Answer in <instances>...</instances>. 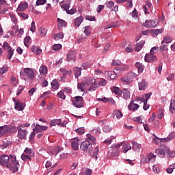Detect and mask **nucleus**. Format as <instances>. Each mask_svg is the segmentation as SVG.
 <instances>
[{
  "mask_svg": "<svg viewBox=\"0 0 175 175\" xmlns=\"http://www.w3.org/2000/svg\"><path fill=\"white\" fill-rule=\"evenodd\" d=\"M0 165L8 167L12 173L18 172V167H20V163L14 154H10V157L7 154L0 156Z\"/></svg>",
  "mask_w": 175,
  "mask_h": 175,
  "instance_id": "f257e3e1",
  "label": "nucleus"
},
{
  "mask_svg": "<svg viewBox=\"0 0 175 175\" xmlns=\"http://www.w3.org/2000/svg\"><path fill=\"white\" fill-rule=\"evenodd\" d=\"M80 150L83 152H88V154H92L94 159H98V154H99V148H92V144L88 140L83 141L80 146Z\"/></svg>",
  "mask_w": 175,
  "mask_h": 175,
  "instance_id": "f03ea898",
  "label": "nucleus"
},
{
  "mask_svg": "<svg viewBox=\"0 0 175 175\" xmlns=\"http://www.w3.org/2000/svg\"><path fill=\"white\" fill-rule=\"evenodd\" d=\"M126 69H128V66H122L121 67L115 68L113 71L106 72L105 75L111 80H114L117 76H120V75H121V72H123V70H126Z\"/></svg>",
  "mask_w": 175,
  "mask_h": 175,
  "instance_id": "7ed1b4c3",
  "label": "nucleus"
},
{
  "mask_svg": "<svg viewBox=\"0 0 175 175\" xmlns=\"http://www.w3.org/2000/svg\"><path fill=\"white\" fill-rule=\"evenodd\" d=\"M121 146H122V152H123V154H126L129 151V150H132V146H131L130 144H124V142H121L120 144L116 145L113 148V151H115L112 152V154H113V155H118V154H120L118 148H120Z\"/></svg>",
  "mask_w": 175,
  "mask_h": 175,
  "instance_id": "20e7f679",
  "label": "nucleus"
},
{
  "mask_svg": "<svg viewBox=\"0 0 175 175\" xmlns=\"http://www.w3.org/2000/svg\"><path fill=\"white\" fill-rule=\"evenodd\" d=\"M155 154H157L160 158H165V154L168 155L170 154V149L165 145H161L158 149L155 150Z\"/></svg>",
  "mask_w": 175,
  "mask_h": 175,
  "instance_id": "39448f33",
  "label": "nucleus"
},
{
  "mask_svg": "<svg viewBox=\"0 0 175 175\" xmlns=\"http://www.w3.org/2000/svg\"><path fill=\"white\" fill-rule=\"evenodd\" d=\"M3 49L5 51H7L8 59H12V57H13V54H14V49H13L10 44L6 42H3Z\"/></svg>",
  "mask_w": 175,
  "mask_h": 175,
  "instance_id": "423d86ee",
  "label": "nucleus"
},
{
  "mask_svg": "<svg viewBox=\"0 0 175 175\" xmlns=\"http://www.w3.org/2000/svg\"><path fill=\"white\" fill-rule=\"evenodd\" d=\"M20 75L22 77H24V76H27V77H29V79H33L35 77V72H33V70L31 68H25L23 69V72L21 71Z\"/></svg>",
  "mask_w": 175,
  "mask_h": 175,
  "instance_id": "0eeeda50",
  "label": "nucleus"
},
{
  "mask_svg": "<svg viewBox=\"0 0 175 175\" xmlns=\"http://www.w3.org/2000/svg\"><path fill=\"white\" fill-rule=\"evenodd\" d=\"M141 24L145 28H155L158 25V20H146L145 22L141 23Z\"/></svg>",
  "mask_w": 175,
  "mask_h": 175,
  "instance_id": "6e6552de",
  "label": "nucleus"
},
{
  "mask_svg": "<svg viewBox=\"0 0 175 175\" xmlns=\"http://www.w3.org/2000/svg\"><path fill=\"white\" fill-rule=\"evenodd\" d=\"M142 103V100H140V98L135 99L134 100H132L130 104L128 105V109L129 110H133V111H136L139 107H140V105Z\"/></svg>",
  "mask_w": 175,
  "mask_h": 175,
  "instance_id": "1a4fd4ad",
  "label": "nucleus"
},
{
  "mask_svg": "<svg viewBox=\"0 0 175 175\" xmlns=\"http://www.w3.org/2000/svg\"><path fill=\"white\" fill-rule=\"evenodd\" d=\"M72 105L75 106V107L80 108L83 107L84 105V101L83 100V96H77L72 98Z\"/></svg>",
  "mask_w": 175,
  "mask_h": 175,
  "instance_id": "9d476101",
  "label": "nucleus"
},
{
  "mask_svg": "<svg viewBox=\"0 0 175 175\" xmlns=\"http://www.w3.org/2000/svg\"><path fill=\"white\" fill-rule=\"evenodd\" d=\"M18 129V137L21 140H25L27 138V135H28V131L21 129V126L17 127Z\"/></svg>",
  "mask_w": 175,
  "mask_h": 175,
  "instance_id": "9b49d317",
  "label": "nucleus"
},
{
  "mask_svg": "<svg viewBox=\"0 0 175 175\" xmlns=\"http://www.w3.org/2000/svg\"><path fill=\"white\" fill-rule=\"evenodd\" d=\"M66 61L68 62H76V52L75 51H70L67 53Z\"/></svg>",
  "mask_w": 175,
  "mask_h": 175,
  "instance_id": "f8f14e48",
  "label": "nucleus"
},
{
  "mask_svg": "<svg viewBox=\"0 0 175 175\" xmlns=\"http://www.w3.org/2000/svg\"><path fill=\"white\" fill-rule=\"evenodd\" d=\"M144 59L146 62H157L158 61V57L152 53H148L145 55Z\"/></svg>",
  "mask_w": 175,
  "mask_h": 175,
  "instance_id": "ddd939ff",
  "label": "nucleus"
},
{
  "mask_svg": "<svg viewBox=\"0 0 175 175\" xmlns=\"http://www.w3.org/2000/svg\"><path fill=\"white\" fill-rule=\"evenodd\" d=\"M13 102L15 103V109L18 110V111H23L24 110V104L16 100V98H12Z\"/></svg>",
  "mask_w": 175,
  "mask_h": 175,
  "instance_id": "4468645a",
  "label": "nucleus"
},
{
  "mask_svg": "<svg viewBox=\"0 0 175 175\" xmlns=\"http://www.w3.org/2000/svg\"><path fill=\"white\" fill-rule=\"evenodd\" d=\"M156 155H154V154L152 153H149L147 155V158H144L142 159V162H144V163H150V162H155V158H156Z\"/></svg>",
  "mask_w": 175,
  "mask_h": 175,
  "instance_id": "2eb2a0df",
  "label": "nucleus"
},
{
  "mask_svg": "<svg viewBox=\"0 0 175 175\" xmlns=\"http://www.w3.org/2000/svg\"><path fill=\"white\" fill-rule=\"evenodd\" d=\"M61 151H64V148L62 146H55L51 151H49V154L57 156L58 155L59 152H61Z\"/></svg>",
  "mask_w": 175,
  "mask_h": 175,
  "instance_id": "dca6fc26",
  "label": "nucleus"
},
{
  "mask_svg": "<svg viewBox=\"0 0 175 175\" xmlns=\"http://www.w3.org/2000/svg\"><path fill=\"white\" fill-rule=\"evenodd\" d=\"M107 83V81L104 79H100L98 82L94 81V83L92 84V88H98V85H101L102 87H105L106 84Z\"/></svg>",
  "mask_w": 175,
  "mask_h": 175,
  "instance_id": "f3484780",
  "label": "nucleus"
},
{
  "mask_svg": "<svg viewBox=\"0 0 175 175\" xmlns=\"http://www.w3.org/2000/svg\"><path fill=\"white\" fill-rule=\"evenodd\" d=\"M79 140L78 138H74L71 140V147L75 151H77L79 150Z\"/></svg>",
  "mask_w": 175,
  "mask_h": 175,
  "instance_id": "a211bd4d",
  "label": "nucleus"
},
{
  "mask_svg": "<svg viewBox=\"0 0 175 175\" xmlns=\"http://www.w3.org/2000/svg\"><path fill=\"white\" fill-rule=\"evenodd\" d=\"M47 129H49L48 126L36 124V128L34 129V132L36 133H41L42 132H44V131H47Z\"/></svg>",
  "mask_w": 175,
  "mask_h": 175,
  "instance_id": "6ab92c4d",
  "label": "nucleus"
},
{
  "mask_svg": "<svg viewBox=\"0 0 175 175\" xmlns=\"http://www.w3.org/2000/svg\"><path fill=\"white\" fill-rule=\"evenodd\" d=\"M138 87L139 91H145L146 88L148 87V85L147 82H146V80L142 79V81L138 83Z\"/></svg>",
  "mask_w": 175,
  "mask_h": 175,
  "instance_id": "aec40b11",
  "label": "nucleus"
},
{
  "mask_svg": "<svg viewBox=\"0 0 175 175\" xmlns=\"http://www.w3.org/2000/svg\"><path fill=\"white\" fill-rule=\"evenodd\" d=\"M83 21H84V18H83V16H79L77 18L74 19L73 24L75 27H80Z\"/></svg>",
  "mask_w": 175,
  "mask_h": 175,
  "instance_id": "412c9836",
  "label": "nucleus"
},
{
  "mask_svg": "<svg viewBox=\"0 0 175 175\" xmlns=\"http://www.w3.org/2000/svg\"><path fill=\"white\" fill-rule=\"evenodd\" d=\"M28 8V3H21L17 8L18 12H24Z\"/></svg>",
  "mask_w": 175,
  "mask_h": 175,
  "instance_id": "4be33fe9",
  "label": "nucleus"
},
{
  "mask_svg": "<svg viewBox=\"0 0 175 175\" xmlns=\"http://www.w3.org/2000/svg\"><path fill=\"white\" fill-rule=\"evenodd\" d=\"M172 42H173V38L169 36H165L161 41V44H165V43H166V44H169V43H172Z\"/></svg>",
  "mask_w": 175,
  "mask_h": 175,
  "instance_id": "5701e85b",
  "label": "nucleus"
},
{
  "mask_svg": "<svg viewBox=\"0 0 175 175\" xmlns=\"http://www.w3.org/2000/svg\"><path fill=\"white\" fill-rule=\"evenodd\" d=\"M151 95H152V92H149L143 95L140 98L141 102H148V99L151 98Z\"/></svg>",
  "mask_w": 175,
  "mask_h": 175,
  "instance_id": "b1692460",
  "label": "nucleus"
},
{
  "mask_svg": "<svg viewBox=\"0 0 175 175\" xmlns=\"http://www.w3.org/2000/svg\"><path fill=\"white\" fill-rule=\"evenodd\" d=\"M118 26H119L118 23L113 22V23L105 25V29H109V28H117V27Z\"/></svg>",
  "mask_w": 175,
  "mask_h": 175,
  "instance_id": "393cba45",
  "label": "nucleus"
},
{
  "mask_svg": "<svg viewBox=\"0 0 175 175\" xmlns=\"http://www.w3.org/2000/svg\"><path fill=\"white\" fill-rule=\"evenodd\" d=\"M9 126L5 125L0 126V135L3 136L6 133V132H9Z\"/></svg>",
  "mask_w": 175,
  "mask_h": 175,
  "instance_id": "a878e982",
  "label": "nucleus"
},
{
  "mask_svg": "<svg viewBox=\"0 0 175 175\" xmlns=\"http://www.w3.org/2000/svg\"><path fill=\"white\" fill-rule=\"evenodd\" d=\"M135 68H137L138 73H143V70H144V65L143 64L137 62L135 64Z\"/></svg>",
  "mask_w": 175,
  "mask_h": 175,
  "instance_id": "bb28decb",
  "label": "nucleus"
},
{
  "mask_svg": "<svg viewBox=\"0 0 175 175\" xmlns=\"http://www.w3.org/2000/svg\"><path fill=\"white\" fill-rule=\"evenodd\" d=\"M81 70H83L81 68H79V67L74 68V72H75V76L76 79H78L79 77H80V76H81Z\"/></svg>",
  "mask_w": 175,
  "mask_h": 175,
  "instance_id": "cd10ccee",
  "label": "nucleus"
},
{
  "mask_svg": "<svg viewBox=\"0 0 175 175\" xmlns=\"http://www.w3.org/2000/svg\"><path fill=\"white\" fill-rule=\"evenodd\" d=\"M57 21L58 23L57 28L58 29H60V28H62V27H66V22L65 21L57 18Z\"/></svg>",
  "mask_w": 175,
  "mask_h": 175,
  "instance_id": "c85d7f7f",
  "label": "nucleus"
},
{
  "mask_svg": "<svg viewBox=\"0 0 175 175\" xmlns=\"http://www.w3.org/2000/svg\"><path fill=\"white\" fill-rule=\"evenodd\" d=\"M174 137H175V133L172 132L169 134V135L166 138L162 139L161 142H163V143L165 142H170L172 139H174Z\"/></svg>",
  "mask_w": 175,
  "mask_h": 175,
  "instance_id": "c756f323",
  "label": "nucleus"
},
{
  "mask_svg": "<svg viewBox=\"0 0 175 175\" xmlns=\"http://www.w3.org/2000/svg\"><path fill=\"white\" fill-rule=\"evenodd\" d=\"M145 43L146 42L144 40H142L139 42L137 43L135 46V51H140V50L143 49V46H144Z\"/></svg>",
  "mask_w": 175,
  "mask_h": 175,
  "instance_id": "7c9ffc66",
  "label": "nucleus"
},
{
  "mask_svg": "<svg viewBox=\"0 0 175 175\" xmlns=\"http://www.w3.org/2000/svg\"><path fill=\"white\" fill-rule=\"evenodd\" d=\"M47 66L42 65L40 67L39 72L41 76H44V75H47Z\"/></svg>",
  "mask_w": 175,
  "mask_h": 175,
  "instance_id": "2f4dec72",
  "label": "nucleus"
},
{
  "mask_svg": "<svg viewBox=\"0 0 175 175\" xmlns=\"http://www.w3.org/2000/svg\"><path fill=\"white\" fill-rule=\"evenodd\" d=\"M111 92L113 94H116V95H118V96L122 95V92L121 91V89H120V88L116 87V86H113L111 88Z\"/></svg>",
  "mask_w": 175,
  "mask_h": 175,
  "instance_id": "473e14b6",
  "label": "nucleus"
},
{
  "mask_svg": "<svg viewBox=\"0 0 175 175\" xmlns=\"http://www.w3.org/2000/svg\"><path fill=\"white\" fill-rule=\"evenodd\" d=\"M97 100H100L101 102H104L105 103H113V102H114V100H113V98H106V97H103L102 98H97Z\"/></svg>",
  "mask_w": 175,
  "mask_h": 175,
  "instance_id": "72a5a7b5",
  "label": "nucleus"
},
{
  "mask_svg": "<svg viewBox=\"0 0 175 175\" xmlns=\"http://www.w3.org/2000/svg\"><path fill=\"white\" fill-rule=\"evenodd\" d=\"M123 98L125 99V100H128V99H131V92L126 89H124L123 91Z\"/></svg>",
  "mask_w": 175,
  "mask_h": 175,
  "instance_id": "f704fd0d",
  "label": "nucleus"
},
{
  "mask_svg": "<svg viewBox=\"0 0 175 175\" xmlns=\"http://www.w3.org/2000/svg\"><path fill=\"white\" fill-rule=\"evenodd\" d=\"M132 145H133V150H134V151H140V148L142 147V145H140V144H138L137 142H133L132 143Z\"/></svg>",
  "mask_w": 175,
  "mask_h": 175,
  "instance_id": "c9c22d12",
  "label": "nucleus"
},
{
  "mask_svg": "<svg viewBox=\"0 0 175 175\" xmlns=\"http://www.w3.org/2000/svg\"><path fill=\"white\" fill-rule=\"evenodd\" d=\"M64 3V2H60L59 3V6L62 8V10H65L66 13L68 12V9H70V5L69 3Z\"/></svg>",
  "mask_w": 175,
  "mask_h": 175,
  "instance_id": "e433bc0d",
  "label": "nucleus"
},
{
  "mask_svg": "<svg viewBox=\"0 0 175 175\" xmlns=\"http://www.w3.org/2000/svg\"><path fill=\"white\" fill-rule=\"evenodd\" d=\"M51 84L53 90H58V88H59V84L57 79H54Z\"/></svg>",
  "mask_w": 175,
  "mask_h": 175,
  "instance_id": "4c0bfd02",
  "label": "nucleus"
},
{
  "mask_svg": "<svg viewBox=\"0 0 175 175\" xmlns=\"http://www.w3.org/2000/svg\"><path fill=\"white\" fill-rule=\"evenodd\" d=\"M61 119L53 120L50 122V126H55V125H61Z\"/></svg>",
  "mask_w": 175,
  "mask_h": 175,
  "instance_id": "58836bf2",
  "label": "nucleus"
},
{
  "mask_svg": "<svg viewBox=\"0 0 175 175\" xmlns=\"http://www.w3.org/2000/svg\"><path fill=\"white\" fill-rule=\"evenodd\" d=\"M113 116H114V117H116V118H118V120H120V118H122V116L124 115L122 114V112H121V111L115 110L113 111Z\"/></svg>",
  "mask_w": 175,
  "mask_h": 175,
  "instance_id": "ea45409f",
  "label": "nucleus"
},
{
  "mask_svg": "<svg viewBox=\"0 0 175 175\" xmlns=\"http://www.w3.org/2000/svg\"><path fill=\"white\" fill-rule=\"evenodd\" d=\"M83 32L86 36H90L91 35V27L85 26L83 27Z\"/></svg>",
  "mask_w": 175,
  "mask_h": 175,
  "instance_id": "a19ab883",
  "label": "nucleus"
},
{
  "mask_svg": "<svg viewBox=\"0 0 175 175\" xmlns=\"http://www.w3.org/2000/svg\"><path fill=\"white\" fill-rule=\"evenodd\" d=\"M53 39L55 40H59V39H64V33H59L53 36Z\"/></svg>",
  "mask_w": 175,
  "mask_h": 175,
  "instance_id": "79ce46f5",
  "label": "nucleus"
},
{
  "mask_svg": "<svg viewBox=\"0 0 175 175\" xmlns=\"http://www.w3.org/2000/svg\"><path fill=\"white\" fill-rule=\"evenodd\" d=\"M77 88H78V90H80V91H81V92H83V91H85V83H78Z\"/></svg>",
  "mask_w": 175,
  "mask_h": 175,
  "instance_id": "37998d69",
  "label": "nucleus"
},
{
  "mask_svg": "<svg viewBox=\"0 0 175 175\" xmlns=\"http://www.w3.org/2000/svg\"><path fill=\"white\" fill-rule=\"evenodd\" d=\"M87 36L85 34H81L79 38L77 40V43H83L85 39H87Z\"/></svg>",
  "mask_w": 175,
  "mask_h": 175,
  "instance_id": "c03bdc74",
  "label": "nucleus"
},
{
  "mask_svg": "<svg viewBox=\"0 0 175 175\" xmlns=\"http://www.w3.org/2000/svg\"><path fill=\"white\" fill-rule=\"evenodd\" d=\"M87 140L88 142V140H90V142H91L90 143H95V142H96V138H95V137H94L93 135H92L91 134H87Z\"/></svg>",
  "mask_w": 175,
  "mask_h": 175,
  "instance_id": "a18cd8bd",
  "label": "nucleus"
},
{
  "mask_svg": "<svg viewBox=\"0 0 175 175\" xmlns=\"http://www.w3.org/2000/svg\"><path fill=\"white\" fill-rule=\"evenodd\" d=\"M162 32H163V29L152 30V33L153 36H158V34L162 33Z\"/></svg>",
  "mask_w": 175,
  "mask_h": 175,
  "instance_id": "49530a36",
  "label": "nucleus"
},
{
  "mask_svg": "<svg viewBox=\"0 0 175 175\" xmlns=\"http://www.w3.org/2000/svg\"><path fill=\"white\" fill-rule=\"evenodd\" d=\"M61 72H62L64 76H70L72 75V70H66V69H60Z\"/></svg>",
  "mask_w": 175,
  "mask_h": 175,
  "instance_id": "de8ad7c7",
  "label": "nucleus"
},
{
  "mask_svg": "<svg viewBox=\"0 0 175 175\" xmlns=\"http://www.w3.org/2000/svg\"><path fill=\"white\" fill-rule=\"evenodd\" d=\"M29 42H31V37L26 36L24 39V44L26 47H29Z\"/></svg>",
  "mask_w": 175,
  "mask_h": 175,
  "instance_id": "09e8293b",
  "label": "nucleus"
},
{
  "mask_svg": "<svg viewBox=\"0 0 175 175\" xmlns=\"http://www.w3.org/2000/svg\"><path fill=\"white\" fill-rule=\"evenodd\" d=\"M9 16H10L12 23H14V24H17L18 21H17V17H16V15H14L12 13H9Z\"/></svg>",
  "mask_w": 175,
  "mask_h": 175,
  "instance_id": "8fccbe9b",
  "label": "nucleus"
},
{
  "mask_svg": "<svg viewBox=\"0 0 175 175\" xmlns=\"http://www.w3.org/2000/svg\"><path fill=\"white\" fill-rule=\"evenodd\" d=\"M25 154H28L29 155H30V157H34L35 155V153L32 152V149L29 148H26L25 149Z\"/></svg>",
  "mask_w": 175,
  "mask_h": 175,
  "instance_id": "3c124183",
  "label": "nucleus"
},
{
  "mask_svg": "<svg viewBox=\"0 0 175 175\" xmlns=\"http://www.w3.org/2000/svg\"><path fill=\"white\" fill-rule=\"evenodd\" d=\"M21 159H22L23 161H31V155L23 154L21 155Z\"/></svg>",
  "mask_w": 175,
  "mask_h": 175,
  "instance_id": "603ef678",
  "label": "nucleus"
},
{
  "mask_svg": "<svg viewBox=\"0 0 175 175\" xmlns=\"http://www.w3.org/2000/svg\"><path fill=\"white\" fill-rule=\"evenodd\" d=\"M103 132H105V133H109V132L111 131V128L109 125H105L103 127Z\"/></svg>",
  "mask_w": 175,
  "mask_h": 175,
  "instance_id": "864d4df0",
  "label": "nucleus"
},
{
  "mask_svg": "<svg viewBox=\"0 0 175 175\" xmlns=\"http://www.w3.org/2000/svg\"><path fill=\"white\" fill-rule=\"evenodd\" d=\"M75 132L78 133V135H83L85 132L84 127H80L75 130Z\"/></svg>",
  "mask_w": 175,
  "mask_h": 175,
  "instance_id": "5fc2aeb1",
  "label": "nucleus"
},
{
  "mask_svg": "<svg viewBox=\"0 0 175 175\" xmlns=\"http://www.w3.org/2000/svg\"><path fill=\"white\" fill-rule=\"evenodd\" d=\"M61 49H62V45H61V44H55L52 46V49L54 51L61 50Z\"/></svg>",
  "mask_w": 175,
  "mask_h": 175,
  "instance_id": "6e6d98bb",
  "label": "nucleus"
},
{
  "mask_svg": "<svg viewBox=\"0 0 175 175\" xmlns=\"http://www.w3.org/2000/svg\"><path fill=\"white\" fill-rule=\"evenodd\" d=\"M57 96L60 98V99H65V98H66V96H65V93H64L63 90H61L59 92H58Z\"/></svg>",
  "mask_w": 175,
  "mask_h": 175,
  "instance_id": "4d7b16f0",
  "label": "nucleus"
},
{
  "mask_svg": "<svg viewBox=\"0 0 175 175\" xmlns=\"http://www.w3.org/2000/svg\"><path fill=\"white\" fill-rule=\"evenodd\" d=\"M170 110V111H172V112L174 111V110H175V100H171Z\"/></svg>",
  "mask_w": 175,
  "mask_h": 175,
  "instance_id": "13d9d810",
  "label": "nucleus"
},
{
  "mask_svg": "<svg viewBox=\"0 0 175 175\" xmlns=\"http://www.w3.org/2000/svg\"><path fill=\"white\" fill-rule=\"evenodd\" d=\"M167 45L163 44L160 46L159 51L160 53H163V51H167Z\"/></svg>",
  "mask_w": 175,
  "mask_h": 175,
  "instance_id": "bf43d9fd",
  "label": "nucleus"
},
{
  "mask_svg": "<svg viewBox=\"0 0 175 175\" xmlns=\"http://www.w3.org/2000/svg\"><path fill=\"white\" fill-rule=\"evenodd\" d=\"M105 5L107 8H108L109 9H111V8L114 6V2H113L112 1H107L105 3Z\"/></svg>",
  "mask_w": 175,
  "mask_h": 175,
  "instance_id": "052dcab7",
  "label": "nucleus"
},
{
  "mask_svg": "<svg viewBox=\"0 0 175 175\" xmlns=\"http://www.w3.org/2000/svg\"><path fill=\"white\" fill-rule=\"evenodd\" d=\"M77 12V9L76 8H71L70 10L68 9V10H67V14H75V13Z\"/></svg>",
  "mask_w": 175,
  "mask_h": 175,
  "instance_id": "680f3d73",
  "label": "nucleus"
},
{
  "mask_svg": "<svg viewBox=\"0 0 175 175\" xmlns=\"http://www.w3.org/2000/svg\"><path fill=\"white\" fill-rule=\"evenodd\" d=\"M155 117H157V114L155 113H152L150 118L148 120V122H154V121H155Z\"/></svg>",
  "mask_w": 175,
  "mask_h": 175,
  "instance_id": "e2e57ef3",
  "label": "nucleus"
},
{
  "mask_svg": "<svg viewBox=\"0 0 175 175\" xmlns=\"http://www.w3.org/2000/svg\"><path fill=\"white\" fill-rule=\"evenodd\" d=\"M132 51H133V46L131 44L128 45V46H126L125 49V52L126 53H132Z\"/></svg>",
  "mask_w": 175,
  "mask_h": 175,
  "instance_id": "0e129e2a",
  "label": "nucleus"
},
{
  "mask_svg": "<svg viewBox=\"0 0 175 175\" xmlns=\"http://www.w3.org/2000/svg\"><path fill=\"white\" fill-rule=\"evenodd\" d=\"M133 121H135V122H136V124H142L143 122L142 118L140 116L134 118Z\"/></svg>",
  "mask_w": 175,
  "mask_h": 175,
  "instance_id": "69168bd1",
  "label": "nucleus"
},
{
  "mask_svg": "<svg viewBox=\"0 0 175 175\" xmlns=\"http://www.w3.org/2000/svg\"><path fill=\"white\" fill-rule=\"evenodd\" d=\"M38 31L42 36H46L47 31L44 29L40 28Z\"/></svg>",
  "mask_w": 175,
  "mask_h": 175,
  "instance_id": "338daca9",
  "label": "nucleus"
},
{
  "mask_svg": "<svg viewBox=\"0 0 175 175\" xmlns=\"http://www.w3.org/2000/svg\"><path fill=\"white\" fill-rule=\"evenodd\" d=\"M159 48L157 47V46H154L153 48H152L150 49V54H156V53H158V51H159Z\"/></svg>",
  "mask_w": 175,
  "mask_h": 175,
  "instance_id": "774afa93",
  "label": "nucleus"
}]
</instances>
